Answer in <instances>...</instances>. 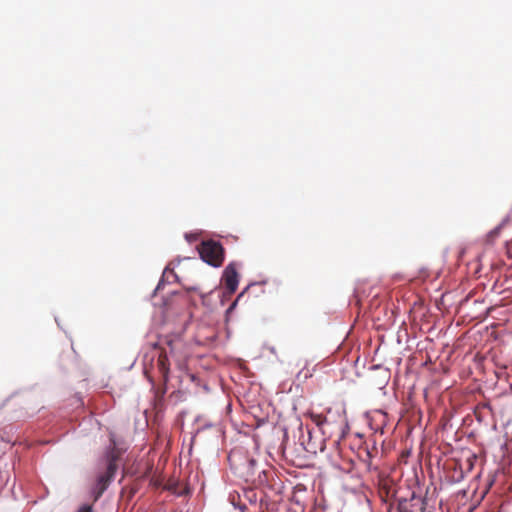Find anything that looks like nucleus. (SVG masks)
Instances as JSON below:
<instances>
[{
    "mask_svg": "<svg viewBox=\"0 0 512 512\" xmlns=\"http://www.w3.org/2000/svg\"><path fill=\"white\" fill-rule=\"evenodd\" d=\"M120 458V451L116 447H111L105 455L106 471L99 474L93 489L94 500H98L104 491L107 489L109 483L114 478L118 469L117 461Z\"/></svg>",
    "mask_w": 512,
    "mask_h": 512,
    "instance_id": "obj_1",
    "label": "nucleus"
},
{
    "mask_svg": "<svg viewBox=\"0 0 512 512\" xmlns=\"http://www.w3.org/2000/svg\"><path fill=\"white\" fill-rule=\"evenodd\" d=\"M198 252L201 259L211 266L219 267L224 261V248L215 240L203 241L198 247Z\"/></svg>",
    "mask_w": 512,
    "mask_h": 512,
    "instance_id": "obj_2",
    "label": "nucleus"
},
{
    "mask_svg": "<svg viewBox=\"0 0 512 512\" xmlns=\"http://www.w3.org/2000/svg\"><path fill=\"white\" fill-rule=\"evenodd\" d=\"M237 453L231 452L228 456V460L231 465L239 472V474L245 478L246 481H253L256 474L257 462L253 458H245L241 463H235Z\"/></svg>",
    "mask_w": 512,
    "mask_h": 512,
    "instance_id": "obj_3",
    "label": "nucleus"
},
{
    "mask_svg": "<svg viewBox=\"0 0 512 512\" xmlns=\"http://www.w3.org/2000/svg\"><path fill=\"white\" fill-rule=\"evenodd\" d=\"M239 275L236 269L235 264L230 263L226 266L222 275V282L224 284L225 289L229 294H233L238 287Z\"/></svg>",
    "mask_w": 512,
    "mask_h": 512,
    "instance_id": "obj_4",
    "label": "nucleus"
},
{
    "mask_svg": "<svg viewBox=\"0 0 512 512\" xmlns=\"http://www.w3.org/2000/svg\"><path fill=\"white\" fill-rule=\"evenodd\" d=\"M425 503L421 497L400 500L393 512H424Z\"/></svg>",
    "mask_w": 512,
    "mask_h": 512,
    "instance_id": "obj_5",
    "label": "nucleus"
},
{
    "mask_svg": "<svg viewBox=\"0 0 512 512\" xmlns=\"http://www.w3.org/2000/svg\"><path fill=\"white\" fill-rule=\"evenodd\" d=\"M157 368L164 378H167L169 372V361L165 353H160L157 359Z\"/></svg>",
    "mask_w": 512,
    "mask_h": 512,
    "instance_id": "obj_6",
    "label": "nucleus"
},
{
    "mask_svg": "<svg viewBox=\"0 0 512 512\" xmlns=\"http://www.w3.org/2000/svg\"><path fill=\"white\" fill-rule=\"evenodd\" d=\"M309 434V440L305 445V450L309 453L316 454L318 451L322 452L324 450V442L320 441L319 443H316L315 441H312L311 432H308Z\"/></svg>",
    "mask_w": 512,
    "mask_h": 512,
    "instance_id": "obj_7",
    "label": "nucleus"
},
{
    "mask_svg": "<svg viewBox=\"0 0 512 512\" xmlns=\"http://www.w3.org/2000/svg\"><path fill=\"white\" fill-rule=\"evenodd\" d=\"M310 418L318 427H321L327 420L326 417L321 414H310Z\"/></svg>",
    "mask_w": 512,
    "mask_h": 512,
    "instance_id": "obj_8",
    "label": "nucleus"
},
{
    "mask_svg": "<svg viewBox=\"0 0 512 512\" xmlns=\"http://www.w3.org/2000/svg\"><path fill=\"white\" fill-rule=\"evenodd\" d=\"M77 512H93L91 505H83L81 506Z\"/></svg>",
    "mask_w": 512,
    "mask_h": 512,
    "instance_id": "obj_9",
    "label": "nucleus"
}]
</instances>
